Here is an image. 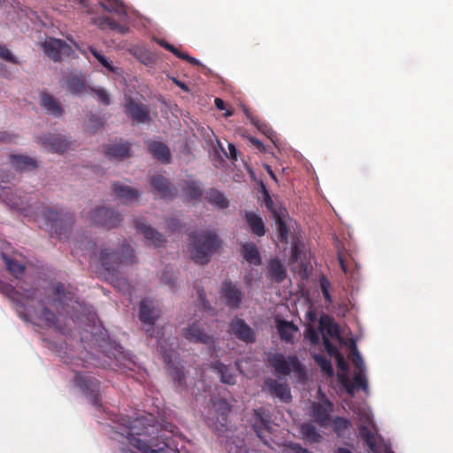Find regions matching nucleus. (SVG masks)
Returning a JSON list of instances; mask_svg holds the SVG:
<instances>
[{
    "instance_id": "393cba45",
    "label": "nucleus",
    "mask_w": 453,
    "mask_h": 453,
    "mask_svg": "<svg viewBox=\"0 0 453 453\" xmlns=\"http://www.w3.org/2000/svg\"><path fill=\"white\" fill-rule=\"evenodd\" d=\"M267 277L277 283H281L287 278V269L278 258H273L268 263Z\"/></svg>"
},
{
    "instance_id": "3c124183",
    "label": "nucleus",
    "mask_w": 453,
    "mask_h": 453,
    "mask_svg": "<svg viewBox=\"0 0 453 453\" xmlns=\"http://www.w3.org/2000/svg\"><path fill=\"white\" fill-rule=\"evenodd\" d=\"M88 126L92 132H96L104 126V121L97 116L90 115Z\"/></svg>"
},
{
    "instance_id": "49530a36",
    "label": "nucleus",
    "mask_w": 453,
    "mask_h": 453,
    "mask_svg": "<svg viewBox=\"0 0 453 453\" xmlns=\"http://www.w3.org/2000/svg\"><path fill=\"white\" fill-rule=\"evenodd\" d=\"M332 423L335 432L346 430L350 426V421L342 417H336Z\"/></svg>"
},
{
    "instance_id": "5701e85b",
    "label": "nucleus",
    "mask_w": 453,
    "mask_h": 453,
    "mask_svg": "<svg viewBox=\"0 0 453 453\" xmlns=\"http://www.w3.org/2000/svg\"><path fill=\"white\" fill-rule=\"evenodd\" d=\"M244 217L252 234L262 237L266 234L265 222L258 213L245 211Z\"/></svg>"
},
{
    "instance_id": "c03bdc74",
    "label": "nucleus",
    "mask_w": 453,
    "mask_h": 453,
    "mask_svg": "<svg viewBox=\"0 0 453 453\" xmlns=\"http://www.w3.org/2000/svg\"><path fill=\"white\" fill-rule=\"evenodd\" d=\"M314 359L316 363L319 365L322 372L326 373L328 376H333L334 369L332 363L329 359H327L323 355H316L314 356Z\"/></svg>"
},
{
    "instance_id": "b1692460",
    "label": "nucleus",
    "mask_w": 453,
    "mask_h": 453,
    "mask_svg": "<svg viewBox=\"0 0 453 453\" xmlns=\"http://www.w3.org/2000/svg\"><path fill=\"white\" fill-rule=\"evenodd\" d=\"M42 144L47 150L57 153L66 151L70 146V142L66 139L57 134L45 136Z\"/></svg>"
},
{
    "instance_id": "f257e3e1",
    "label": "nucleus",
    "mask_w": 453,
    "mask_h": 453,
    "mask_svg": "<svg viewBox=\"0 0 453 453\" xmlns=\"http://www.w3.org/2000/svg\"><path fill=\"white\" fill-rule=\"evenodd\" d=\"M4 291L15 304L19 317L26 322L64 333L61 318L69 317L73 321L81 319L79 313L82 304L75 300V291L71 285L58 283L54 288L55 299L52 302L41 299L38 288L22 294L7 285Z\"/></svg>"
},
{
    "instance_id": "8fccbe9b",
    "label": "nucleus",
    "mask_w": 453,
    "mask_h": 453,
    "mask_svg": "<svg viewBox=\"0 0 453 453\" xmlns=\"http://www.w3.org/2000/svg\"><path fill=\"white\" fill-rule=\"evenodd\" d=\"M324 347L330 357H335L341 352L339 349L330 342L327 337H323Z\"/></svg>"
},
{
    "instance_id": "a18cd8bd",
    "label": "nucleus",
    "mask_w": 453,
    "mask_h": 453,
    "mask_svg": "<svg viewBox=\"0 0 453 453\" xmlns=\"http://www.w3.org/2000/svg\"><path fill=\"white\" fill-rule=\"evenodd\" d=\"M355 386V389L360 388L364 392L368 391V381L365 375L364 371H357L354 374V382H352Z\"/></svg>"
},
{
    "instance_id": "4be33fe9",
    "label": "nucleus",
    "mask_w": 453,
    "mask_h": 453,
    "mask_svg": "<svg viewBox=\"0 0 453 453\" xmlns=\"http://www.w3.org/2000/svg\"><path fill=\"white\" fill-rule=\"evenodd\" d=\"M105 155L110 159L123 160L128 158L132 155L131 145L127 142L107 145Z\"/></svg>"
},
{
    "instance_id": "2eb2a0df",
    "label": "nucleus",
    "mask_w": 453,
    "mask_h": 453,
    "mask_svg": "<svg viewBox=\"0 0 453 453\" xmlns=\"http://www.w3.org/2000/svg\"><path fill=\"white\" fill-rule=\"evenodd\" d=\"M165 362L167 365V371L170 376L173 378V383L178 390H183L186 388V374L184 372L183 365H176L173 359V353L162 351Z\"/></svg>"
},
{
    "instance_id": "f3484780",
    "label": "nucleus",
    "mask_w": 453,
    "mask_h": 453,
    "mask_svg": "<svg viewBox=\"0 0 453 453\" xmlns=\"http://www.w3.org/2000/svg\"><path fill=\"white\" fill-rule=\"evenodd\" d=\"M134 224L136 231L143 234L144 238L150 242V244L155 247H159L165 242L164 235L155 228L148 226L143 219H135L134 220Z\"/></svg>"
},
{
    "instance_id": "f704fd0d",
    "label": "nucleus",
    "mask_w": 453,
    "mask_h": 453,
    "mask_svg": "<svg viewBox=\"0 0 453 453\" xmlns=\"http://www.w3.org/2000/svg\"><path fill=\"white\" fill-rule=\"evenodd\" d=\"M277 328L280 338L288 342L293 340L294 334L297 331L293 322L286 320H279Z\"/></svg>"
},
{
    "instance_id": "423d86ee",
    "label": "nucleus",
    "mask_w": 453,
    "mask_h": 453,
    "mask_svg": "<svg viewBox=\"0 0 453 453\" xmlns=\"http://www.w3.org/2000/svg\"><path fill=\"white\" fill-rule=\"evenodd\" d=\"M73 383L91 401L96 408L99 409L102 406L100 381L88 373L76 372Z\"/></svg>"
},
{
    "instance_id": "4c0bfd02",
    "label": "nucleus",
    "mask_w": 453,
    "mask_h": 453,
    "mask_svg": "<svg viewBox=\"0 0 453 453\" xmlns=\"http://www.w3.org/2000/svg\"><path fill=\"white\" fill-rule=\"evenodd\" d=\"M67 89L73 95H78L85 90V81L82 77L73 75L66 80Z\"/></svg>"
},
{
    "instance_id": "72a5a7b5",
    "label": "nucleus",
    "mask_w": 453,
    "mask_h": 453,
    "mask_svg": "<svg viewBox=\"0 0 453 453\" xmlns=\"http://www.w3.org/2000/svg\"><path fill=\"white\" fill-rule=\"evenodd\" d=\"M212 368L220 375V380L222 383L234 385L235 384V377L230 372V368L224 365L220 361H215L212 365Z\"/></svg>"
},
{
    "instance_id": "cd10ccee",
    "label": "nucleus",
    "mask_w": 453,
    "mask_h": 453,
    "mask_svg": "<svg viewBox=\"0 0 453 453\" xmlns=\"http://www.w3.org/2000/svg\"><path fill=\"white\" fill-rule=\"evenodd\" d=\"M10 161L19 171H31L37 167V162L33 157L24 155H11Z\"/></svg>"
},
{
    "instance_id": "774afa93",
    "label": "nucleus",
    "mask_w": 453,
    "mask_h": 453,
    "mask_svg": "<svg viewBox=\"0 0 453 453\" xmlns=\"http://www.w3.org/2000/svg\"><path fill=\"white\" fill-rule=\"evenodd\" d=\"M335 453H353V452L346 448L339 447L335 450Z\"/></svg>"
},
{
    "instance_id": "0e129e2a",
    "label": "nucleus",
    "mask_w": 453,
    "mask_h": 453,
    "mask_svg": "<svg viewBox=\"0 0 453 453\" xmlns=\"http://www.w3.org/2000/svg\"><path fill=\"white\" fill-rule=\"evenodd\" d=\"M308 338L313 344H317L319 340V334L312 328L308 331Z\"/></svg>"
},
{
    "instance_id": "a878e982",
    "label": "nucleus",
    "mask_w": 453,
    "mask_h": 453,
    "mask_svg": "<svg viewBox=\"0 0 453 453\" xmlns=\"http://www.w3.org/2000/svg\"><path fill=\"white\" fill-rule=\"evenodd\" d=\"M112 189L114 195L119 199L124 200L126 203H132L141 196L139 190L119 182H114L112 184Z\"/></svg>"
},
{
    "instance_id": "7c9ffc66",
    "label": "nucleus",
    "mask_w": 453,
    "mask_h": 453,
    "mask_svg": "<svg viewBox=\"0 0 453 453\" xmlns=\"http://www.w3.org/2000/svg\"><path fill=\"white\" fill-rule=\"evenodd\" d=\"M264 195L265 205L267 208V210L271 212L273 219L285 218L286 210L281 206V204L278 201H275L271 197L270 194L265 188L264 189Z\"/></svg>"
},
{
    "instance_id": "f03ea898",
    "label": "nucleus",
    "mask_w": 453,
    "mask_h": 453,
    "mask_svg": "<svg viewBox=\"0 0 453 453\" xmlns=\"http://www.w3.org/2000/svg\"><path fill=\"white\" fill-rule=\"evenodd\" d=\"M125 431L119 434L125 437L128 444L142 453H180L177 449L171 448L167 443L160 444L150 441V444L143 441L136 435H142L148 433V427L145 426L143 417L136 418L134 420H128L125 424ZM119 434V432L117 433Z\"/></svg>"
},
{
    "instance_id": "e2e57ef3",
    "label": "nucleus",
    "mask_w": 453,
    "mask_h": 453,
    "mask_svg": "<svg viewBox=\"0 0 453 453\" xmlns=\"http://www.w3.org/2000/svg\"><path fill=\"white\" fill-rule=\"evenodd\" d=\"M228 151H229V154L227 155V157L230 159L236 161L239 151L233 143L228 144Z\"/></svg>"
},
{
    "instance_id": "39448f33",
    "label": "nucleus",
    "mask_w": 453,
    "mask_h": 453,
    "mask_svg": "<svg viewBox=\"0 0 453 453\" xmlns=\"http://www.w3.org/2000/svg\"><path fill=\"white\" fill-rule=\"evenodd\" d=\"M42 217L50 226V230L60 240L68 238L74 222L72 213L58 210L54 207H46L42 211Z\"/></svg>"
},
{
    "instance_id": "a19ab883",
    "label": "nucleus",
    "mask_w": 453,
    "mask_h": 453,
    "mask_svg": "<svg viewBox=\"0 0 453 453\" xmlns=\"http://www.w3.org/2000/svg\"><path fill=\"white\" fill-rule=\"evenodd\" d=\"M98 25L103 29L110 28L111 30H118L121 34H125L127 31V27L126 26L119 24L111 17L100 18Z\"/></svg>"
},
{
    "instance_id": "ea45409f",
    "label": "nucleus",
    "mask_w": 453,
    "mask_h": 453,
    "mask_svg": "<svg viewBox=\"0 0 453 453\" xmlns=\"http://www.w3.org/2000/svg\"><path fill=\"white\" fill-rule=\"evenodd\" d=\"M301 433L303 437L311 442H318L321 438V435L317 431L316 427L308 423H304L301 426Z\"/></svg>"
},
{
    "instance_id": "680f3d73",
    "label": "nucleus",
    "mask_w": 453,
    "mask_h": 453,
    "mask_svg": "<svg viewBox=\"0 0 453 453\" xmlns=\"http://www.w3.org/2000/svg\"><path fill=\"white\" fill-rule=\"evenodd\" d=\"M248 140L250 141V142L256 147V149H257L259 151H265V145L263 144V142L261 141H259L258 139L253 137V136H249L248 137Z\"/></svg>"
},
{
    "instance_id": "473e14b6",
    "label": "nucleus",
    "mask_w": 453,
    "mask_h": 453,
    "mask_svg": "<svg viewBox=\"0 0 453 453\" xmlns=\"http://www.w3.org/2000/svg\"><path fill=\"white\" fill-rule=\"evenodd\" d=\"M61 39H50L42 44L44 53L55 62L61 60L60 56Z\"/></svg>"
},
{
    "instance_id": "c85d7f7f",
    "label": "nucleus",
    "mask_w": 453,
    "mask_h": 453,
    "mask_svg": "<svg viewBox=\"0 0 453 453\" xmlns=\"http://www.w3.org/2000/svg\"><path fill=\"white\" fill-rule=\"evenodd\" d=\"M149 150L153 157L164 164H168L171 159L169 148L161 142H151L149 144Z\"/></svg>"
},
{
    "instance_id": "0eeeda50",
    "label": "nucleus",
    "mask_w": 453,
    "mask_h": 453,
    "mask_svg": "<svg viewBox=\"0 0 453 453\" xmlns=\"http://www.w3.org/2000/svg\"><path fill=\"white\" fill-rule=\"evenodd\" d=\"M269 364L279 375H288L292 371L302 372L303 366L296 356H289L286 358L282 354H275L269 357Z\"/></svg>"
},
{
    "instance_id": "69168bd1",
    "label": "nucleus",
    "mask_w": 453,
    "mask_h": 453,
    "mask_svg": "<svg viewBox=\"0 0 453 453\" xmlns=\"http://www.w3.org/2000/svg\"><path fill=\"white\" fill-rule=\"evenodd\" d=\"M174 83L180 87L182 90L186 91V92H188L189 91V88L187 86L186 83H184L183 81H178L176 79H174Z\"/></svg>"
},
{
    "instance_id": "6e6552de",
    "label": "nucleus",
    "mask_w": 453,
    "mask_h": 453,
    "mask_svg": "<svg viewBox=\"0 0 453 453\" xmlns=\"http://www.w3.org/2000/svg\"><path fill=\"white\" fill-rule=\"evenodd\" d=\"M254 418L255 420L252 424L254 431L263 443L269 446V439L272 434L270 411L262 407L256 409L254 410Z\"/></svg>"
},
{
    "instance_id": "c756f323",
    "label": "nucleus",
    "mask_w": 453,
    "mask_h": 453,
    "mask_svg": "<svg viewBox=\"0 0 453 453\" xmlns=\"http://www.w3.org/2000/svg\"><path fill=\"white\" fill-rule=\"evenodd\" d=\"M205 199L218 209H226L229 206L228 199L216 188H211L205 193Z\"/></svg>"
},
{
    "instance_id": "9d476101",
    "label": "nucleus",
    "mask_w": 453,
    "mask_h": 453,
    "mask_svg": "<svg viewBox=\"0 0 453 453\" xmlns=\"http://www.w3.org/2000/svg\"><path fill=\"white\" fill-rule=\"evenodd\" d=\"M91 219L96 225L106 228H113L122 222L123 217L120 213L110 208L98 207L92 211Z\"/></svg>"
},
{
    "instance_id": "7ed1b4c3",
    "label": "nucleus",
    "mask_w": 453,
    "mask_h": 453,
    "mask_svg": "<svg viewBox=\"0 0 453 453\" xmlns=\"http://www.w3.org/2000/svg\"><path fill=\"white\" fill-rule=\"evenodd\" d=\"M189 248L191 258L199 265L207 264L221 244V241L214 231L200 230L189 234Z\"/></svg>"
},
{
    "instance_id": "79ce46f5",
    "label": "nucleus",
    "mask_w": 453,
    "mask_h": 453,
    "mask_svg": "<svg viewBox=\"0 0 453 453\" xmlns=\"http://www.w3.org/2000/svg\"><path fill=\"white\" fill-rule=\"evenodd\" d=\"M102 6L111 12H116L119 15H127V11L124 4L120 0H104Z\"/></svg>"
},
{
    "instance_id": "c9c22d12",
    "label": "nucleus",
    "mask_w": 453,
    "mask_h": 453,
    "mask_svg": "<svg viewBox=\"0 0 453 453\" xmlns=\"http://www.w3.org/2000/svg\"><path fill=\"white\" fill-rule=\"evenodd\" d=\"M360 437L364 440L369 449L374 453L379 451L373 432L365 425L359 426Z\"/></svg>"
},
{
    "instance_id": "412c9836",
    "label": "nucleus",
    "mask_w": 453,
    "mask_h": 453,
    "mask_svg": "<svg viewBox=\"0 0 453 453\" xmlns=\"http://www.w3.org/2000/svg\"><path fill=\"white\" fill-rule=\"evenodd\" d=\"M40 104L50 115L54 117H61L64 113V109L60 102L56 99L52 95L48 92L42 91L40 93Z\"/></svg>"
},
{
    "instance_id": "9b49d317",
    "label": "nucleus",
    "mask_w": 453,
    "mask_h": 453,
    "mask_svg": "<svg viewBox=\"0 0 453 453\" xmlns=\"http://www.w3.org/2000/svg\"><path fill=\"white\" fill-rule=\"evenodd\" d=\"M334 411V404L326 399L320 403H311V417L321 427H328L332 422L331 414Z\"/></svg>"
},
{
    "instance_id": "1a4fd4ad",
    "label": "nucleus",
    "mask_w": 453,
    "mask_h": 453,
    "mask_svg": "<svg viewBox=\"0 0 453 453\" xmlns=\"http://www.w3.org/2000/svg\"><path fill=\"white\" fill-rule=\"evenodd\" d=\"M124 111L134 122L139 124L150 120V111L148 105L141 101L127 96L125 98Z\"/></svg>"
},
{
    "instance_id": "a211bd4d",
    "label": "nucleus",
    "mask_w": 453,
    "mask_h": 453,
    "mask_svg": "<svg viewBox=\"0 0 453 453\" xmlns=\"http://www.w3.org/2000/svg\"><path fill=\"white\" fill-rule=\"evenodd\" d=\"M334 358L336 359L338 369L342 372L337 374V380L345 388L346 392L352 396L355 394V386L348 374L349 365L342 353L338 354Z\"/></svg>"
},
{
    "instance_id": "864d4df0",
    "label": "nucleus",
    "mask_w": 453,
    "mask_h": 453,
    "mask_svg": "<svg viewBox=\"0 0 453 453\" xmlns=\"http://www.w3.org/2000/svg\"><path fill=\"white\" fill-rule=\"evenodd\" d=\"M65 56V57H74L75 52L71 45H69L66 42L61 40V45H60V56Z\"/></svg>"
},
{
    "instance_id": "09e8293b",
    "label": "nucleus",
    "mask_w": 453,
    "mask_h": 453,
    "mask_svg": "<svg viewBox=\"0 0 453 453\" xmlns=\"http://www.w3.org/2000/svg\"><path fill=\"white\" fill-rule=\"evenodd\" d=\"M284 219L285 218H280L279 219H274L277 225L279 235L281 240H286L288 235V228Z\"/></svg>"
},
{
    "instance_id": "4d7b16f0",
    "label": "nucleus",
    "mask_w": 453,
    "mask_h": 453,
    "mask_svg": "<svg viewBox=\"0 0 453 453\" xmlns=\"http://www.w3.org/2000/svg\"><path fill=\"white\" fill-rule=\"evenodd\" d=\"M157 43L160 46H162L164 49H165L166 50L172 52L176 57H178V55L180 52L175 46H173V44L169 43L168 42H166L164 39L158 40Z\"/></svg>"
},
{
    "instance_id": "aec40b11",
    "label": "nucleus",
    "mask_w": 453,
    "mask_h": 453,
    "mask_svg": "<svg viewBox=\"0 0 453 453\" xmlns=\"http://www.w3.org/2000/svg\"><path fill=\"white\" fill-rule=\"evenodd\" d=\"M265 387L273 396H275L285 403L291 401L290 388L285 382H280L274 379L265 380Z\"/></svg>"
},
{
    "instance_id": "2f4dec72",
    "label": "nucleus",
    "mask_w": 453,
    "mask_h": 453,
    "mask_svg": "<svg viewBox=\"0 0 453 453\" xmlns=\"http://www.w3.org/2000/svg\"><path fill=\"white\" fill-rule=\"evenodd\" d=\"M245 114L250 123L254 125L260 132L265 134L273 142H275L276 133L257 116L252 114L249 110H245Z\"/></svg>"
},
{
    "instance_id": "58836bf2",
    "label": "nucleus",
    "mask_w": 453,
    "mask_h": 453,
    "mask_svg": "<svg viewBox=\"0 0 453 453\" xmlns=\"http://www.w3.org/2000/svg\"><path fill=\"white\" fill-rule=\"evenodd\" d=\"M182 190L190 200H196L202 196L201 186L195 180L186 181Z\"/></svg>"
},
{
    "instance_id": "603ef678",
    "label": "nucleus",
    "mask_w": 453,
    "mask_h": 453,
    "mask_svg": "<svg viewBox=\"0 0 453 453\" xmlns=\"http://www.w3.org/2000/svg\"><path fill=\"white\" fill-rule=\"evenodd\" d=\"M320 288H321V291H322L325 300L331 303L332 298H331V295L329 293L330 283L326 278H323L321 280Z\"/></svg>"
},
{
    "instance_id": "ddd939ff",
    "label": "nucleus",
    "mask_w": 453,
    "mask_h": 453,
    "mask_svg": "<svg viewBox=\"0 0 453 453\" xmlns=\"http://www.w3.org/2000/svg\"><path fill=\"white\" fill-rule=\"evenodd\" d=\"M139 319L142 324L153 326L160 317V310L152 299H143L139 304Z\"/></svg>"
},
{
    "instance_id": "de8ad7c7",
    "label": "nucleus",
    "mask_w": 453,
    "mask_h": 453,
    "mask_svg": "<svg viewBox=\"0 0 453 453\" xmlns=\"http://www.w3.org/2000/svg\"><path fill=\"white\" fill-rule=\"evenodd\" d=\"M94 94L97 96L98 100L104 104V105H109L111 104V97L106 89L103 88H91Z\"/></svg>"
},
{
    "instance_id": "e433bc0d",
    "label": "nucleus",
    "mask_w": 453,
    "mask_h": 453,
    "mask_svg": "<svg viewBox=\"0 0 453 453\" xmlns=\"http://www.w3.org/2000/svg\"><path fill=\"white\" fill-rule=\"evenodd\" d=\"M2 255L10 273L12 274L15 278H20L24 274L25 265L19 263L15 259L9 258L4 253Z\"/></svg>"
},
{
    "instance_id": "20e7f679",
    "label": "nucleus",
    "mask_w": 453,
    "mask_h": 453,
    "mask_svg": "<svg viewBox=\"0 0 453 453\" xmlns=\"http://www.w3.org/2000/svg\"><path fill=\"white\" fill-rule=\"evenodd\" d=\"M99 260L103 269L107 273V277L111 278V280H119V268L120 265L136 263L134 250L126 242L122 244L120 252L111 248L102 249Z\"/></svg>"
},
{
    "instance_id": "37998d69",
    "label": "nucleus",
    "mask_w": 453,
    "mask_h": 453,
    "mask_svg": "<svg viewBox=\"0 0 453 453\" xmlns=\"http://www.w3.org/2000/svg\"><path fill=\"white\" fill-rule=\"evenodd\" d=\"M90 53L98 60V62L112 73H118V68L113 66L112 64L104 57L101 52L92 46L88 47Z\"/></svg>"
},
{
    "instance_id": "338daca9",
    "label": "nucleus",
    "mask_w": 453,
    "mask_h": 453,
    "mask_svg": "<svg viewBox=\"0 0 453 453\" xmlns=\"http://www.w3.org/2000/svg\"><path fill=\"white\" fill-rule=\"evenodd\" d=\"M215 105L219 110H224L225 109V102L220 98L215 99Z\"/></svg>"
},
{
    "instance_id": "4468645a",
    "label": "nucleus",
    "mask_w": 453,
    "mask_h": 453,
    "mask_svg": "<svg viewBox=\"0 0 453 453\" xmlns=\"http://www.w3.org/2000/svg\"><path fill=\"white\" fill-rule=\"evenodd\" d=\"M228 332L247 344L253 343L256 341L254 330L242 319H233L229 324Z\"/></svg>"
},
{
    "instance_id": "6e6d98bb",
    "label": "nucleus",
    "mask_w": 453,
    "mask_h": 453,
    "mask_svg": "<svg viewBox=\"0 0 453 453\" xmlns=\"http://www.w3.org/2000/svg\"><path fill=\"white\" fill-rule=\"evenodd\" d=\"M288 453H311L307 449L303 448L298 443H289L286 446Z\"/></svg>"
},
{
    "instance_id": "6ab92c4d",
    "label": "nucleus",
    "mask_w": 453,
    "mask_h": 453,
    "mask_svg": "<svg viewBox=\"0 0 453 453\" xmlns=\"http://www.w3.org/2000/svg\"><path fill=\"white\" fill-rule=\"evenodd\" d=\"M221 293L228 307L239 308L242 299V293L240 288L232 282L226 281L222 284Z\"/></svg>"
},
{
    "instance_id": "052dcab7",
    "label": "nucleus",
    "mask_w": 453,
    "mask_h": 453,
    "mask_svg": "<svg viewBox=\"0 0 453 453\" xmlns=\"http://www.w3.org/2000/svg\"><path fill=\"white\" fill-rule=\"evenodd\" d=\"M353 363H354V365L356 366V368L358 369V371H364V368H365L364 361H363L362 357L360 356V354L357 351H356V353H355V357L353 359Z\"/></svg>"
},
{
    "instance_id": "f8f14e48",
    "label": "nucleus",
    "mask_w": 453,
    "mask_h": 453,
    "mask_svg": "<svg viewBox=\"0 0 453 453\" xmlns=\"http://www.w3.org/2000/svg\"><path fill=\"white\" fill-rule=\"evenodd\" d=\"M183 337L195 343L212 344L214 342L213 336L205 332L200 321H196L184 328Z\"/></svg>"
},
{
    "instance_id": "bb28decb",
    "label": "nucleus",
    "mask_w": 453,
    "mask_h": 453,
    "mask_svg": "<svg viewBox=\"0 0 453 453\" xmlns=\"http://www.w3.org/2000/svg\"><path fill=\"white\" fill-rule=\"evenodd\" d=\"M242 254L243 258L250 265H260L262 258L257 245L251 242L242 245Z\"/></svg>"
},
{
    "instance_id": "13d9d810",
    "label": "nucleus",
    "mask_w": 453,
    "mask_h": 453,
    "mask_svg": "<svg viewBox=\"0 0 453 453\" xmlns=\"http://www.w3.org/2000/svg\"><path fill=\"white\" fill-rule=\"evenodd\" d=\"M166 227L172 232L178 231L180 228V222L175 218L167 219L165 221Z\"/></svg>"
},
{
    "instance_id": "dca6fc26",
    "label": "nucleus",
    "mask_w": 453,
    "mask_h": 453,
    "mask_svg": "<svg viewBox=\"0 0 453 453\" xmlns=\"http://www.w3.org/2000/svg\"><path fill=\"white\" fill-rule=\"evenodd\" d=\"M152 191L162 199L172 200L177 196V189L164 176L155 175L150 180Z\"/></svg>"
},
{
    "instance_id": "5fc2aeb1",
    "label": "nucleus",
    "mask_w": 453,
    "mask_h": 453,
    "mask_svg": "<svg viewBox=\"0 0 453 453\" xmlns=\"http://www.w3.org/2000/svg\"><path fill=\"white\" fill-rule=\"evenodd\" d=\"M0 58L14 64L17 63L15 57L12 56V52L4 45H0Z\"/></svg>"
},
{
    "instance_id": "bf43d9fd",
    "label": "nucleus",
    "mask_w": 453,
    "mask_h": 453,
    "mask_svg": "<svg viewBox=\"0 0 453 453\" xmlns=\"http://www.w3.org/2000/svg\"><path fill=\"white\" fill-rule=\"evenodd\" d=\"M179 58H181V59H184L186 61H188V63L194 65H200V62L198 59L189 56L188 54L187 53H183V52H180V54L178 55Z\"/></svg>"
}]
</instances>
